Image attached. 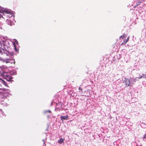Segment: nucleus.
<instances>
[{
	"label": "nucleus",
	"instance_id": "f257e3e1",
	"mask_svg": "<svg viewBox=\"0 0 146 146\" xmlns=\"http://www.w3.org/2000/svg\"><path fill=\"white\" fill-rule=\"evenodd\" d=\"M13 14L10 10L5 9L2 12L0 11V19L2 17L4 19L10 18L13 17Z\"/></svg>",
	"mask_w": 146,
	"mask_h": 146
},
{
	"label": "nucleus",
	"instance_id": "f03ea898",
	"mask_svg": "<svg viewBox=\"0 0 146 146\" xmlns=\"http://www.w3.org/2000/svg\"><path fill=\"white\" fill-rule=\"evenodd\" d=\"M123 83L127 87L129 86L130 84V80L129 79L125 78Z\"/></svg>",
	"mask_w": 146,
	"mask_h": 146
},
{
	"label": "nucleus",
	"instance_id": "7ed1b4c3",
	"mask_svg": "<svg viewBox=\"0 0 146 146\" xmlns=\"http://www.w3.org/2000/svg\"><path fill=\"white\" fill-rule=\"evenodd\" d=\"M3 78L4 79H6L7 81L9 82L13 81V80H12V79L13 78V77H11L7 75L4 76Z\"/></svg>",
	"mask_w": 146,
	"mask_h": 146
},
{
	"label": "nucleus",
	"instance_id": "20e7f679",
	"mask_svg": "<svg viewBox=\"0 0 146 146\" xmlns=\"http://www.w3.org/2000/svg\"><path fill=\"white\" fill-rule=\"evenodd\" d=\"M6 22L7 25L10 26H11L14 25V23L11 20L9 19H7Z\"/></svg>",
	"mask_w": 146,
	"mask_h": 146
},
{
	"label": "nucleus",
	"instance_id": "39448f33",
	"mask_svg": "<svg viewBox=\"0 0 146 146\" xmlns=\"http://www.w3.org/2000/svg\"><path fill=\"white\" fill-rule=\"evenodd\" d=\"M61 119L63 121V120H67L68 119V117L67 115L65 116H61L60 117Z\"/></svg>",
	"mask_w": 146,
	"mask_h": 146
},
{
	"label": "nucleus",
	"instance_id": "423d86ee",
	"mask_svg": "<svg viewBox=\"0 0 146 146\" xmlns=\"http://www.w3.org/2000/svg\"><path fill=\"white\" fill-rule=\"evenodd\" d=\"M64 140V139L61 138L58 141V142L59 143H61L63 142Z\"/></svg>",
	"mask_w": 146,
	"mask_h": 146
},
{
	"label": "nucleus",
	"instance_id": "0eeeda50",
	"mask_svg": "<svg viewBox=\"0 0 146 146\" xmlns=\"http://www.w3.org/2000/svg\"><path fill=\"white\" fill-rule=\"evenodd\" d=\"M2 81L3 82V84L7 87H9V86H8L7 83L4 80H2Z\"/></svg>",
	"mask_w": 146,
	"mask_h": 146
},
{
	"label": "nucleus",
	"instance_id": "6e6552de",
	"mask_svg": "<svg viewBox=\"0 0 146 146\" xmlns=\"http://www.w3.org/2000/svg\"><path fill=\"white\" fill-rule=\"evenodd\" d=\"M141 3V1H140V0H138L137 1L136 3V6H137L138 5H140V3Z\"/></svg>",
	"mask_w": 146,
	"mask_h": 146
},
{
	"label": "nucleus",
	"instance_id": "1a4fd4ad",
	"mask_svg": "<svg viewBox=\"0 0 146 146\" xmlns=\"http://www.w3.org/2000/svg\"><path fill=\"white\" fill-rule=\"evenodd\" d=\"M0 73H7V72H5L2 68L0 67Z\"/></svg>",
	"mask_w": 146,
	"mask_h": 146
},
{
	"label": "nucleus",
	"instance_id": "9d476101",
	"mask_svg": "<svg viewBox=\"0 0 146 146\" xmlns=\"http://www.w3.org/2000/svg\"><path fill=\"white\" fill-rule=\"evenodd\" d=\"M143 75H142L141 77L139 78H146V74H142Z\"/></svg>",
	"mask_w": 146,
	"mask_h": 146
},
{
	"label": "nucleus",
	"instance_id": "9b49d317",
	"mask_svg": "<svg viewBox=\"0 0 146 146\" xmlns=\"http://www.w3.org/2000/svg\"><path fill=\"white\" fill-rule=\"evenodd\" d=\"M126 38V35L125 34H123L122 36H120V38H121L122 39H124L125 38Z\"/></svg>",
	"mask_w": 146,
	"mask_h": 146
},
{
	"label": "nucleus",
	"instance_id": "f8f14e48",
	"mask_svg": "<svg viewBox=\"0 0 146 146\" xmlns=\"http://www.w3.org/2000/svg\"><path fill=\"white\" fill-rule=\"evenodd\" d=\"M143 139L144 141H146V134L144 135L143 137Z\"/></svg>",
	"mask_w": 146,
	"mask_h": 146
},
{
	"label": "nucleus",
	"instance_id": "ddd939ff",
	"mask_svg": "<svg viewBox=\"0 0 146 146\" xmlns=\"http://www.w3.org/2000/svg\"><path fill=\"white\" fill-rule=\"evenodd\" d=\"M127 42V40H126L125 39L123 41V42H125V44Z\"/></svg>",
	"mask_w": 146,
	"mask_h": 146
},
{
	"label": "nucleus",
	"instance_id": "4468645a",
	"mask_svg": "<svg viewBox=\"0 0 146 146\" xmlns=\"http://www.w3.org/2000/svg\"><path fill=\"white\" fill-rule=\"evenodd\" d=\"M124 44H125V42H122L121 43V45H124Z\"/></svg>",
	"mask_w": 146,
	"mask_h": 146
},
{
	"label": "nucleus",
	"instance_id": "2eb2a0df",
	"mask_svg": "<svg viewBox=\"0 0 146 146\" xmlns=\"http://www.w3.org/2000/svg\"><path fill=\"white\" fill-rule=\"evenodd\" d=\"M47 112H48L49 113H51V111L50 110H48L47 111Z\"/></svg>",
	"mask_w": 146,
	"mask_h": 146
},
{
	"label": "nucleus",
	"instance_id": "dca6fc26",
	"mask_svg": "<svg viewBox=\"0 0 146 146\" xmlns=\"http://www.w3.org/2000/svg\"><path fill=\"white\" fill-rule=\"evenodd\" d=\"M0 111L1 112H3L2 110L1 109H0Z\"/></svg>",
	"mask_w": 146,
	"mask_h": 146
},
{
	"label": "nucleus",
	"instance_id": "f3484780",
	"mask_svg": "<svg viewBox=\"0 0 146 146\" xmlns=\"http://www.w3.org/2000/svg\"><path fill=\"white\" fill-rule=\"evenodd\" d=\"M129 37H128V38H127V40H127V41H128V40H129Z\"/></svg>",
	"mask_w": 146,
	"mask_h": 146
},
{
	"label": "nucleus",
	"instance_id": "a211bd4d",
	"mask_svg": "<svg viewBox=\"0 0 146 146\" xmlns=\"http://www.w3.org/2000/svg\"><path fill=\"white\" fill-rule=\"evenodd\" d=\"M1 74V75H2V76H3V75H4V74Z\"/></svg>",
	"mask_w": 146,
	"mask_h": 146
},
{
	"label": "nucleus",
	"instance_id": "6ab92c4d",
	"mask_svg": "<svg viewBox=\"0 0 146 146\" xmlns=\"http://www.w3.org/2000/svg\"><path fill=\"white\" fill-rule=\"evenodd\" d=\"M136 7H137V6H136V5H135V6H134V8H136Z\"/></svg>",
	"mask_w": 146,
	"mask_h": 146
},
{
	"label": "nucleus",
	"instance_id": "aec40b11",
	"mask_svg": "<svg viewBox=\"0 0 146 146\" xmlns=\"http://www.w3.org/2000/svg\"><path fill=\"white\" fill-rule=\"evenodd\" d=\"M3 90L4 91L5 90V89H3Z\"/></svg>",
	"mask_w": 146,
	"mask_h": 146
},
{
	"label": "nucleus",
	"instance_id": "412c9836",
	"mask_svg": "<svg viewBox=\"0 0 146 146\" xmlns=\"http://www.w3.org/2000/svg\"><path fill=\"white\" fill-rule=\"evenodd\" d=\"M0 90H2V88H0Z\"/></svg>",
	"mask_w": 146,
	"mask_h": 146
},
{
	"label": "nucleus",
	"instance_id": "4be33fe9",
	"mask_svg": "<svg viewBox=\"0 0 146 146\" xmlns=\"http://www.w3.org/2000/svg\"><path fill=\"white\" fill-rule=\"evenodd\" d=\"M145 36L146 37V34H145Z\"/></svg>",
	"mask_w": 146,
	"mask_h": 146
},
{
	"label": "nucleus",
	"instance_id": "5701e85b",
	"mask_svg": "<svg viewBox=\"0 0 146 146\" xmlns=\"http://www.w3.org/2000/svg\"><path fill=\"white\" fill-rule=\"evenodd\" d=\"M0 93H1V92H0Z\"/></svg>",
	"mask_w": 146,
	"mask_h": 146
}]
</instances>
